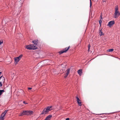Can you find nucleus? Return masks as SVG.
<instances>
[{
    "mask_svg": "<svg viewBox=\"0 0 120 120\" xmlns=\"http://www.w3.org/2000/svg\"><path fill=\"white\" fill-rule=\"evenodd\" d=\"M100 20H101L102 19V15L101 14V15L100 17Z\"/></svg>",
    "mask_w": 120,
    "mask_h": 120,
    "instance_id": "22",
    "label": "nucleus"
},
{
    "mask_svg": "<svg viewBox=\"0 0 120 120\" xmlns=\"http://www.w3.org/2000/svg\"><path fill=\"white\" fill-rule=\"evenodd\" d=\"M2 72H0V75L1 74Z\"/></svg>",
    "mask_w": 120,
    "mask_h": 120,
    "instance_id": "33",
    "label": "nucleus"
},
{
    "mask_svg": "<svg viewBox=\"0 0 120 120\" xmlns=\"http://www.w3.org/2000/svg\"><path fill=\"white\" fill-rule=\"evenodd\" d=\"M52 116V115H49L47 116L45 119L47 120H50V118Z\"/></svg>",
    "mask_w": 120,
    "mask_h": 120,
    "instance_id": "13",
    "label": "nucleus"
},
{
    "mask_svg": "<svg viewBox=\"0 0 120 120\" xmlns=\"http://www.w3.org/2000/svg\"><path fill=\"white\" fill-rule=\"evenodd\" d=\"M14 59L15 62H16L17 63L19 61V60L18 59H17L16 57H15Z\"/></svg>",
    "mask_w": 120,
    "mask_h": 120,
    "instance_id": "18",
    "label": "nucleus"
},
{
    "mask_svg": "<svg viewBox=\"0 0 120 120\" xmlns=\"http://www.w3.org/2000/svg\"><path fill=\"white\" fill-rule=\"evenodd\" d=\"M38 42V40H35L32 41V42L35 45H34L36 46L37 45Z\"/></svg>",
    "mask_w": 120,
    "mask_h": 120,
    "instance_id": "9",
    "label": "nucleus"
},
{
    "mask_svg": "<svg viewBox=\"0 0 120 120\" xmlns=\"http://www.w3.org/2000/svg\"><path fill=\"white\" fill-rule=\"evenodd\" d=\"M4 90H0V96L4 92Z\"/></svg>",
    "mask_w": 120,
    "mask_h": 120,
    "instance_id": "20",
    "label": "nucleus"
},
{
    "mask_svg": "<svg viewBox=\"0 0 120 120\" xmlns=\"http://www.w3.org/2000/svg\"><path fill=\"white\" fill-rule=\"evenodd\" d=\"M8 111V110H5L1 114L3 115V116H4L6 114V113Z\"/></svg>",
    "mask_w": 120,
    "mask_h": 120,
    "instance_id": "14",
    "label": "nucleus"
},
{
    "mask_svg": "<svg viewBox=\"0 0 120 120\" xmlns=\"http://www.w3.org/2000/svg\"><path fill=\"white\" fill-rule=\"evenodd\" d=\"M2 82H0V87H2Z\"/></svg>",
    "mask_w": 120,
    "mask_h": 120,
    "instance_id": "27",
    "label": "nucleus"
},
{
    "mask_svg": "<svg viewBox=\"0 0 120 120\" xmlns=\"http://www.w3.org/2000/svg\"><path fill=\"white\" fill-rule=\"evenodd\" d=\"M32 89V88L31 87H28V89L29 90H31Z\"/></svg>",
    "mask_w": 120,
    "mask_h": 120,
    "instance_id": "29",
    "label": "nucleus"
},
{
    "mask_svg": "<svg viewBox=\"0 0 120 120\" xmlns=\"http://www.w3.org/2000/svg\"><path fill=\"white\" fill-rule=\"evenodd\" d=\"M113 49H109V52H112L113 51Z\"/></svg>",
    "mask_w": 120,
    "mask_h": 120,
    "instance_id": "21",
    "label": "nucleus"
},
{
    "mask_svg": "<svg viewBox=\"0 0 120 120\" xmlns=\"http://www.w3.org/2000/svg\"><path fill=\"white\" fill-rule=\"evenodd\" d=\"M70 69L69 68H68L65 71V72H66V73L65 75L64 76V77L65 78H66L67 77L70 72Z\"/></svg>",
    "mask_w": 120,
    "mask_h": 120,
    "instance_id": "6",
    "label": "nucleus"
},
{
    "mask_svg": "<svg viewBox=\"0 0 120 120\" xmlns=\"http://www.w3.org/2000/svg\"><path fill=\"white\" fill-rule=\"evenodd\" d=\"M76 98L77 99V102L79 106H81V101L79 99L78 97H76Z\"/></svg>",
    "mask_w": 120,
    "mask_h": 120,
    "instance_id": "7",
    "label": "nucleus"
},
{
    "mask_svg": "<svg viewBox=\"0 0 120 120\" xmlns=\"http://www.w3.org/2000/svg\"><path fill=\"white\" fill-rule=\"evenodd\" d=\"M89 50L90 49H89V48L88 49V51H89Z\"/></svg>",
    "mask_w": 120,
    "mask_h": 120,
    "instance_id": "34",
    "label": "nucleus"
},
{
    "mask_svg": "<svg viewBox=\"0 0 120 120\" xmlns=\"http://www.w3.org/2000/svg\"><path fill=\"white\" fill-rule=\"evenodd\" d=\"M2 77H3V78L4 79V80L5 79L4 78V77H3V75L2 76L0 77V79Z\"/></svg>",
    "mask_w": 120,
    "mask_h": 120,
    "instance_id": "24",
    "label": "nucleus"
},
{
    "mask_svg": "<svg viewBox=\"0 0 120 120\" xmlns=\"http://www.w3.org/2000/svg\"><path fill=\"white\" fill-rule=\"evenodd\" d=\"M102 22V20H100L99 21V24H100V26H101V23Z\"/></svg>",
    "mask_w": 120,
    "mask_h": 120,
    "instance_id": "23",
    "label": "nucleus"
},
{
    "mask_svg": "<svg viewBox=\"0 0 120 120\" xmlns=\"http://www.w3.org/2000/svg\"><path fill=\"white\" fill-rule=\"evenodd\" d=\"M90 45L89 44V45H88V48H89V49H90Z\"/></svg>",
    "mask_w": 120,
    "mask_h": 120,
    "instance_id": "28",
    "label": "nucleus"
},
{
    "mask_svg": "<svg viewBox=\"0 0 120 120\" xmlns=\"http://www.w3.org/2000/svg\"><path fill=\"white\" fill-rule=\"evenodd\" d=\"M4 116H3V115L1 114L0 117V120H4Z\"/></svg>",
    "mask_w": 120,
    "mask_h": 120,
    "instance_id": "17",
    "label": "nucleus"
},
{
    "mask_svg": "<svg viewBox=\"0 0 120 120\" xmlns=\"http://www.w3.org/2000/svg\"><path fill=\"white\" fill-rule=\"evenodd\" d=\"M23 56V55L22 54H21L18 57H16L18 59V60H20L21 59V57H22V56Z\"/></svg>",
    "mask_w": 120,
    "mask_h": 120,
    "instance_id": "16",
    "label": "nucleus"
},
{
    "mask_svg": "<svg viewBox=\"0 0 120 120\" xmlns=\"http://www.w3.org/2000/svg\"><path fill=\"white\" fill-rule=\"evenodd\" d=\"M69 120V119L68 118H67L66 119V120Z\"/></svg>",
    "mask_w": 120,
    "mask_h": 120,
    "instance_id": "31",
    "label": "nucleus"
},
{
    "mask_svg": "<svg viewBox=\"0 0 120 120\" xmlns=\"http://www.w3.org/2000/svg\"><path fill=\"white\" fill-rule=\"evenodd\" d=\"M3 43V41H1L0 40V45H1L2 43Z\"/></svg>",
    "mask_w": 120,
    "mask_h": 120,
    "instance_id": "26",
    "label": "nucleus"
},
{
    "mask_svg": "<svg viewBox=\"0 0 120 120\" xmlns=\"http://www.w3.org/2000/svg\"><path fill=\"white\" fill-rule=\"evenodd\" d=\"M120 15V13L119 12L118 8V7L116 8H115V11L113 15L114 18H118Z\"/></svg>",
    "mask_w": 120,
    "mask_h": 120,
    "instance_id": "1",
    "label": "nucleus"
},
{
    "mask_svg": "<svg viewBox=\"0 0 120 120\" xmlns=\"http://www.w3.org/2000/svg\"><path fill=\"white\" fill-rule=\"evenodd\" d=\"M52 106H48L46 107V109H47V110L49 112L50 111H51V110L50 109L52 108Z\"/></svg>",
    "mask_w": 120,
    "mask_h": 120,
    "instance_id": "11",
    "label": "nucleus"
},
{
    "mask_svg": "<svg viewBox=\"0 0 120 120\" xmlns=\"http://www.w3.org/2000/svg\"><path fill=\"white\" fill-rule=\"evenodd\" d=\"M23 103H24V104H27L28 103H26L25 102V101H23Z\"/></svg>",
    "mask_w": 120,
    "mask_h": 120,
    "instance_id": "30",
    "label": "nucleus"
},
{
    "mask_svg": "<svg viewBox=\"0 0 120 120\" xmlns=\"http://www.w3.org/2000/svg\"><path fill=\"white\" fill-rule=\"evenodd\" d=\"M115 23V21H111L109 22L107 26H109V27H111L112 25Z\"/></svg>",
    "mask_w": 120,
    "mask_h": 120,
    "instance_id": "4",
    "label": "nucleus"
},
{
    "mask_svg": "<svg viewBox=\"0 0 120 120\" xmlns=\"http://www.w3.org/2000/svg\"><path fill=\"white\" fill-rule=\"evenodd\" d=\"M78 74L80 75H81L82 74V70L79 69L78 71Z\"/></svg>",
    "mask_w": 120,
    "mask_h": 120,
    "instance_id": "12",
    "label": "nucleus"
},
{
    "mask_svg": "<svg viewBox=\"0 0 120 120\" xmlns=\"http://www.w3.org/2000/svg\"><path fill=\"white\" fill-rule=\"evenodd\" d=\"M104 113H102V114H100V115H101V114H104Z\"/></svg>",
    "mask_w": 120,
    "mask_h": 120,
    "instance_id": "35",
    "label": "nucleus"
},
{
    "mask_svg": "<svg viewBox=\"0 0 120 120\" xmlns=\"http://www.w3.org/2000/svg\"><path fill=\"white\" fill-rule=\"evenodd\" d=\"M91 4H91V0H90V8H91Z\"/></svg>",
    "mask_w": 120,
    "mask_h": 120,
    "instance_id": "25",
    "label": "nucleus"
},
{
    "mask_svg": "<svg viewBox=\"0 0 120 120\" xmlns=\"http://www.w3.org/2000/svg\"><path fill=\"white\" fill-rule=\"evenodd\" d=\"M104 1V0L103 1V2L105 1Z\"/></svg>",
    "mask_w": 120,
    "mask_h": 120,
    "instance_id": "37",
    "label": "nucleus"
},
{
    "mask_svg": "<svg viewBox=\"0 0 120 120\" xmlns=\"http://www.w3.org/2000/svg\"><path fill=\"white\" fill-rule=\"evenodd\" d=\"M70 46H69L68 47L65 48L64 49L59 51V52L60 54H61L63 53L66 52L69 49Z\"/></svg>",
    "mask_w": 120,
    "mask_h": 120,
    "instance_id": "3",
    "label": "nucleus"
},
{
    "mask_svg": "<svg viewBox=\"0 0 120 120\" xmlns=\"http://www.w3.org/2000/svg\"><path fill=\"white\" fill-rule=\"evenodd\" d=\"M49 112L46 108L44 109L41 112V114H46L47 113Z\"/></svg>",
    "mask_w": 120,
    "mask_h": 120,
    "instance_id": "8",
    "label": "nucleus"
},
{
    "mask_svg": "<svg viewBox=\"0 0 120 120\" xmlns=\"http://www.w3.org/2000/svg\"><path fill=\"white\" fill-rule=\"evenodd\" d=\"M26 48L27 49L35 50L37 49V48L34 45H30L26 46Z\"/></svg>",
    "mask_w": 120,
    "mask_h": 120,
    "instance_id": "2",
    "label": "nucleus"
},
{
    "mask_svg": "<svg viewBox=\"0 0 120 120\" xmlns=\"http://www.w3.org/2000/svg\"><path fill=\"white\" fill-rule=\"evenodd\" d=\"M99 35L100 36L104 35V34L101 31V30H100L99 32Z\"/></svg>",
    "mask_w": 120,
    "mask_h": 120,
    "instance_id": "15",
    "label": "nucleus"
},
{
    "mask_svg": "<svg viewBox=\"0 0 120 120\" xmlns=\"http://www.w3.org/2000/svg\"><path fill=\"white\" fill-rule=\"evenodd\" d=\"M4 90H0V96L4 92Z\"/></svg>",
    "mask_w": 120,
    "mask_h": 120,
    "instance_id": "19",
    "label": "nucleus"
},
{
    "mask_svg": "<svg viewBox=\"0 0 120 120\" xmlns=\"http://www.w3.org/2000/svg\"><path fill=\"white\" fill-rule=\"evenodd\" d=\"M27 114H28L27 113V111H23L22 112H21L19 114V116H21L25 115H27Z\"/></svg>",
    "mask_w": 120,
    "mask_h": 120,
    "instance_id": "5",
    "label": "nucleus"
},
{
    "mask_svg": "<svg viewBox=\"0 0 120 120\" xmlns=\"http://www.w3.org/2000/svg\"><path fill=\"white\" fill-rule=\"evenodd\" d=\"M27 115H31L33 113V112L32 111H27Z\"/></svg>",
    "mask_w": 120,
    "mask_h": 120,
    "instance_id": "10",
    "label": "nucleus"
},
{
    "mask_svg": "<svg viewBox=\"0 0 120 120\" xmlns=\"http://www.w3.org/2000/svg\"><path fill=\"white\" fill-rule=\"evenodd\" d=\"M104 1V0L103 1V2L105 1Z\"/></svg>",
    "mask_w": 120,
    "mask_h": 120,
    "instance_id": "36",
    "label": "nucleus"
},
{
    "mask_svg": "<svg viewBox=\"0 0 120 120\" xmlns=\"http://www.w3.org/2000/svg\"><path fill=\"white\" fill-rule=\"evenodd\" d=\"M20 1H21L22 3H23L24 1V0H20Z\"/></svg>",
    "mask_w": 120,
    "mask_h": 120,
    "instance_id": "32",
    "label": "nucleus"
},
{
    "mask_svg": "<svg viewBox=\"0 0 120 120\" xmlns=\"http://www.w3.org/2000/svg\"><path fill=\"white\" fill-rule=\"evenodd\" d=\"M104 1V0L103 1V2L105 1Z\"/></svg>",
    "mask_w": 120,
    "mask_h": 120,
    "instance_id": "38",
    "label": "nucleus"
}]
</instances>
